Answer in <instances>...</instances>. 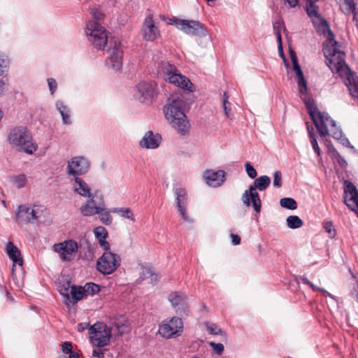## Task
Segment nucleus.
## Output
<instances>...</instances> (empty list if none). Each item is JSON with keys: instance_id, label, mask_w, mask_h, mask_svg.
<instances>
[{"instance_id": "nucleus-20", "label": "nucleus", "mask_w": 358, "mask_h": 358, "mask_svg": "<svg viewBox=\"0 0 358 358\" xmlns=\"http://www.w3.org/2000/svg\"><path fill=\"white\" fill-rule=\"evenodd\" d=\"M290 58L293 64V70L296 76L299 92L301 94H305L307 92V83L304 78L303 71L298 64L296 55L293 50H290Z\"/></svg>"}, {"instance_id": "nucleus-3", "label": "nucleus", "mask_w": 358, "mask_h": 358, "mask_svg": "<svg viewBox=\"0 0 358 358\" xmlns=\"http://www.w3.org/2000/svg\"><path fill=\"white\" fill-rule=\"evenodd\" d=\"M185 106L182 96H171L169 98V103L164 108L166 118L180 135L187 134L190 128L184 113Z\"/></svg>"}, {"instance_id": "nucleus-57", "label": "nucleus", "mask_w": 358, "mask_h": 358, "mask_svg": "<svg viewBox=\"0 0 358 358\" xmlns=\"http://www.w3.org/2000/svg\"><path fill=\"white\" fill-rule=\"evenodd\" d=\"M280 43H278V48L280 52V56L285 60V58L284 57L283 51H282V43L281 42V48H280Z\"/></svg>"}, {"instance_id": "nucleus-52", "label": "nucleus", "mask_w": 358, "mask_h": 358, "mask_svg": "<svg viewBox=\"0 0 358 358\" xmlns=\"http://www.w3.org/2000/svg\"><path fill=\"white\" fill-rule=\"evenodd\" d=\"M99 243L100 245L106 250L110 251V244L108 241H106V238H101L99 240Z\"/></svg>"}, {"instance_id": "nucleus-50", "label": "nucleus", "mask_w": 358, "mask_h": 358, "mask_svg": "<svg viewBox=\"0 0 358 358\" xmlns=\"http://www.w3.org/2000/svg\"><path fill=\"white\" fill-rule=\"evenodd\" d=\"M142 275H143V279H145V278H148V277H152L154 274L152 273V270L149 267H147V266H142Z\"/></svg>"}, {"instance_id": "nucleus-34", "label": "nucleus", "mask_w": 358, "mask_h": 358, "mask_svg": "<svg viewBox=\"0 0 358 358\" xmlns=\"http://www.w3.org/2000/svg\"><path fill=\"white\" fill-rule=\"evenodd\" d=\"M280 206L289 210H295L297 208L296 201L292 198H282L280 201Z\"/></svg>"}, {"instance_id": "nucleus-12", "label": "nucleus", "mask_w": 358, "mask_h": 358, "mask_svg": "<svg viewBox=\"0 0 358 358\" xmlns=\"http://www.w3.org/2000/svg\"><path fill=\"white\" fill-rule=\"evenodd\" d=\"M157 84L154 81H141L136 86V98L141 102L151 103L156 95Z\"/></svg>"}, {"instance_id": "nucleus-35", "label": "nucleus", "mask_w": 358, "mask_h": 358, "mask_svg": "<svg viewBox=\"0 0 358 358\" xmlns=\"http://www.w3.org/2000/svg\"><path fill=\"white\" fill-rule=\"evenodd\" d=\"M300 280L303 284L308 285L313 291L321 292L322 293H323L324 294H325L327 296H331V294L330 293H329L325 289L320 288V287L315 285L314 284H313L306 277H304V276L300 277Z\"/></svg>"}, {"instance_id": "nucleus-61", "label": "nucleus", "mask_w": 358, "mask_h": 358, "mask_svg": "<svg viewBox=\"0 0 358 358\" xmlns=\"http://www.w3.org/2000/svg\"><path fill=\"white\" fill-rule=\"evenodd\" d=\"M206 1L208 2H210V1H215V0H206Z\"/></svg>"}, {"instance_id": "nucleus-43", "label": "nucleus", "mask_w": 358, "mask_h": 358, "mask_svg": "<svg viewBox=\"0 0 358 358\" xmlns=\"http://www.w3.org/2000/svg\"><path fill=\"white\" fill-rule=\"evenodd\" d=\"M323 228L329 234V236L331 238L334 237L336 235V229H334V226L333 223L330 221H324L322 224Z\"/></svg>"}, {"instance_id": "nucleus-63", "label": "nucleus", "mask_w": 358, "mask_h": 358, "mask_svg": "<svg viewBox=\"0 0 358 358\" xmlns=\"http://www.w3.org/2000/svg\"><path fill=\"white\" fill-rule=\"evenodd\" d=\"M63 358H66V357H63Z\"/></svg>"}, {"instance_id": "nucleus-16", "label": "nucleus", "mask_w": 358, "mask_h": 358, "mask_svg": "<svg viewBox=\"0 0 358 358\" xmlns=\"http://www.w3.org/2000/svg\"><path fill=\"white\" fill-rule=\"evenodd\" d=\"M141 32L143 39L148 41H154L160 37V31L153 20V15L151 13L145 17Z\"/></svg>"}, {"instance_id": "nucleus-48", "label": "nucleus", "mask_w": 358, "mask_h": 358, "mask_svg": "<svg viewBox=\"0 0 358 358\" xmlns=\"http://www.w3.org/2000/svg\"><path fill=\"white\" fill-rule=\"evenodd\" d=\"M48 84L50 91L51 94H54L57 88V83L54 78H48Z\"/></svg>"}, {"instance_id": "nucleus-18", "label": "nucleus", "mask_w": 358, "mask_h": 358, "mask_svg": "<svg viewBox=\"0 0 358 358\" xmlns=\"http://www.w3.org/2000/svg\"><path fill=\"white\" fill-rule=\"evenodd\" d=\"M69 283L66 282V285H64V288L60 290L61 294L63 295L64 298V301L67 306H70L71 303H76L78 301L83 298V295L85 294L83 291V287L72 286L70 290V294L72 296L71 300L69 296Z\"/></svg>"}, {"instance_id": "nucleus-4", "label": "nucleus", "mask_w": 358, "mask_h": 358, "mask_svg": "<svg viewBox=\"0 0 358 358\" xmlns=\"http://www.w3.org/2000/svg\"><path fill=\"white\" fill-rule=\"evenodd\" d=\"M305 103L320 135L322 137L331 135L335 139H341L342 131L336 127V122L329 114L320 111L313 101L310 99L306 100Z\"/></svg>"}, {"instance_id": "nucleus-42", "label": "nucleus", "mask_w": 358, "mask_h": 358, "mask_svg": "<svg viewBox=\"0 0 358 358\" xmlns=\"http://www.w3.org/2000/svg\"><path fill=\"white\" fill-rule=\"evenodd\" d=\"M205 326L206 327L207 330L210 334L213 335H220L222 334V331L221 329H220L216 324L210 323V322H206Z\"/></svg>"}, {"instance_id": "nucleus-24", "label": "nucleus", "mask_w": 358, "mask_h": 358, "mask_svg": "<svg viewBox=\"0 0 358 358\" xmlns=\"http://www.w3.org/2000/svg\"><path fill=\"white\" fill-rule=\"evenodd\" d=\"M6 252L8 257L13 261V268L17 265L22 266L23 264V259L20 250L12 242L9 241L6 245Z\"/></svg>"}, {"instance_id": "nucleus-31", "label": "nucleus", "mask_w": 358, "mask_h": 358, "mask_svg": "<svg viewBox=\"0 0 358 358\" xmlns=\"http://www.w3.org/2000/svg\"><path fill=\"white\" fill-rule=\"evenodd\" d=\"M287 225L290 229H298L303 226V220L296 215H290L287 217Z\"/></svg>"}, {"instance_id": "nucleus-8", "label": "nucleus", "mask_w": 358, "mask_h": 358, "mask_svg": "<svg viewBox=\"0 0 358 358\" xmlns=\"http://www.w3.org/2000/svg\"><path fill=\"white\" fill-rule=\"evenodd\" d=\"M43 213V207L31 205H20L15 210V221L19 225L34 223Z\"/></svg>"}, {"instance_id": "nucleus-53", "label": "nucleus", "mask_w": 358, "mask_h": 358, "mask_svg": "<svg viewBox=\"0 0 358 358\" xmlns=\"http://www.w3.org/2000/svg\"><path fill=\"white\" fill-rule=\"evenodd\" d=\"M6 76L4 75H0V94H2L5 90L6 85Z\"/></svg>"}, {"instance_id": "nucleus-11", "label": "nucleus", "mask_w": 358, "mask_h": 358, "mask_svg": "<svg viewBox=\"0 0 358 358\" xmlns=\"http://www.w3.org/2000/svg\"><path fill=\"white\" fill-rule=\"evenodd\" d=\"M176 27L188 35L205 36L207 31L205 26L197 20L177 19L174 21Z\"/></svg>"}, {"instance_id": "nucleus-58", "label": "nucleus", "mask_w": 358, "mask_h": 358, "mask_svg": "<svg viewBox=\"0 0 358 358\" xmlns=\"http://www.w3.org/2000/svg\"><path fill=\"white\" fill-rule=\"evenodd\" d=\"M69 355V357L66 358H79V354L78 352L72 351Z\"/></svg>"}, {"instance_id": "nucleus-21", "label": "nucleus", "mask_w": 358, "mask_h": 358, "mask_svg": "<svg viewBox=\"0 0 358 358\" xmlns=\"http://www.w3.org/2000/svg\"><path fill=\"white\" fill-rule=\"evenodd\" d=\"M176 196L177 208L182 218L187 222L191 221L190 218L186 214V207L187 204V194L183 188H176L175 190Z\"/></svg>"}, {"instance_id": "nucleus-40", "label": "nucleus", "mask_w": 358, "mask_h": 358, "mask_svg": "<svg viewBox=\"0 0 358 358\" xmlns=\"http://www.w3.org/2000/svg\"><path fill=\"white\" fill-rule=\"evenodd\" d=\"M13 182L17 188H22L27 183V177L24 174L15 176L13 178Z\"/></svg>"}, {"instance_id": "nucleus-27", "label": "nucleus", "mask_w": 358, "mask_h": 358, "mask_svg": "<svg viewBox=\"0 0 358 358\" xmlns=\"http://www.w3.org/2000/svg\"><path fill=\"white\" fill-rule=\"evenodd\" d=\"M100 210L101 202L97 206L92 207L91 201H86L80 208V213L85 217L93 216L97 214V213H100L101 211H99Z\"/></svg>"}, {"instance_id": "nucleus-17", "label": "nucleus", "mask_w": 358, "mask_h": 358, "mask_svg": "<svg viewBox=\"0 0 358 358\" xmlns=\"http://www.w3.org/2000/svg\"><path fill=\"white\" fill-rule=\"evenodd\" d=\"M344 192L345 203L358 215V192L356 187L350 182L345 181Z\"/></svg>"}, {"instance_id": "nucleus-25", "label": "nucleus", "mask_w": 358, "mask_h": 358, "mask_svg": "<svg viewBox=\"0 0 358 358\" xmlns=\"http://www.w3.org/2000/svg\"><path fill=\"white\" fill-rule=\"evenodd\" d=\"M74 181V192L82 196L91 198V188L89 185L79 177H76Z\"/></svg>"}, {"instance_id": "nucleus-59", "label": "nucleus", "mask_w": 358, "mask_h": 358, "mask_svg": "<svg viewBox=\"0 0 358 358\" xmlns=\"http://www.w3.org/2000/svg\"><path fill=\"white\" fill-rule=\"evenodd\" d=\"M90 199H88L87 201H92V207L93 206H97L98 205H96V203H95V201L94 199V196H91V198H89Z\"/></svg>"}, {"instance_id": "nucleus-46", "label": "nucleus", "mask_w": 358, "mask_h": 358, "mask_svg": "<svg viewBox=\"0 0 358 358\" xmlns=\"http://www.w3.org/2000/svg\"><path fill=\"white\" fill-rule=\"evenodd\" d=\"M72 343L69 341L63 343L61 345L62 351L65 354H69L72 352Z\"/></svg>"}, {"instance_id": "nucleus-45", "label": "nucleus", "mask_w": 358, "mask_h": 358, "mask_svg": "<svg viewBox=\"0 0 358 358\" xmlns=\"http://www.w3.org/2000/svg\"><path fill=\"white\" fill-rule=\"evenodd\" d=\"M245 171L247 172L248 176L250 178H255L257 176V173L255 169L251 165L250 162H246L245 164Z\"/></svg>"}, {"instance_id": "nucleus-14", "label": "nucleus", "mask_w": 358, "mask_h": 358, "mask_svg": "<svg viewBox=\"0 0 358 358\" xmlns=\"http://www.w3.org/2000/svg\"><path fill=\"white\" fill-rule=\"evenodd\" d=\"M168 300L176 313L187 315L189 313V303L187 296L180 292H173L169 294Z\"/></svg>"}, {"instance_id": "nucleus-56", "label": "nucleus", "mask_w": 358, "mask_h": 358, "mask_svg": "<svg viewBox=\"0 0 358 358\" xmlns=\"http://www.w3.org/2000/svg\"><path fill=\"white\" fill-rule=\"evenodd\" d=\"M290 7H295L298 4V0H286Z\"/></svg>"}, {"instance_id": "nucleus-1", "label": "nucleus", "mask_w": 358, "mask_h": 358, "mask_svg": "<svg viewBox=\"0 0 358 358\" xmlns=\"http://www.w3.org/2000/svg\"><path fill=\"white\" fill-rule=\"evenodd\" d=\"M319 0H306V10L311 22L320 34L324 35L327 41L323 44V52L327 64L332 72H336L345 79L350 94L358 99V80L345 62V52L341 45L334 39V35L329 24L319 13V7L315 4Z\"/></svg>"}, {"instance_id": "nucleus-28", "label": "nucleus", "mask_w": 358, "mask_h": 358, "mask_svg": "<svg viewBox=\"0 0 358 358\" xmlns=\"http://www.w3.org/2000/svg\"><path fill=\"white\" fill-rule=\"evenodd\" d=\"M99 211L101 212L97 213V214L99 215L100 221L105 225L111 224L113 222V217L110 215V213L112 212L111 210H108L106 208L103 201H101V210Z\"/></svg>"}, {"instance_id": "nucleus-51", "label": "nucleus", "mask_w": 358, "mask_h": 358, "mask_svg": "<svg viewBox=\"0 0 358 358\" xmlns=\"http://www.w3.org/2000/svg\"><path fill=\"white\" fill-rule=\"evenodd\" d=\"M230 238L231 239L232 245H237L241 243V237L238 235L234 234H231Z\"/></svg>"}, {"instance_id": "nucleus-37", "label": "nucleus", "mask_w": 358, "mask_h": 358, "mask_svg": "<svg viewBox=\"0 0 358 358\" xmlns=\"http://www.w3.org/2000/svg\"><path fill=\"white\" fill-rule=\"evenodd\" d=\"M345 3V8L343 10V12L346 15H350V13H355L356 10V6L358 4V0H344Z\"/></svg>"}, {"instance_id": "nucleus-6", "label": "nucleus", "mask_w": 358, "mask_h": 358, "mask_svg": "<svg viewBox=\"0 0 358 358\" xmlns=\"http://www.w3.org/2000/svg\"><path fill=\"white\" fill-rule=\"evenodd\" d=\"M270 183L271 179L267 176H262L256 178L254 184L250 185L248 189H246L243 194L242 201L243 204L247 207L252 204L255 211L257 213H260L262 202L256 189L264 191L269 186Z\"/></svg>"}, {"instance_id": "nucleus-47", "label": "nucleus", "mask_w": 358, "mask_h": 358, "mask_svg": "<svg viewBox=\"0 0 358 358\" xmlns=\"http://www.w3.org/2000/svg\"><path fill=\"white\" fill-rule=\"evenodd\" d=\"M210 345L213 347L214 351L216 352V353L218 355H221L224 351V345L222 343L210 342Z\"/></svg>"}, {"instance_id": "nucleus-30", "label": "nucleus", "mask_w": 358, "mask_h": 358, "mask_svg": "<svg viewBox=\"0 0 358 358\" xmlns=\"http://www.w3.org/2000/svg\"><path fill=\"white\" fill-rule=\"evenodd\" d=\"M111 212L134 222V215L129 208H113L111 209Z\"/></svg>"}, {"instance_id": "nucleus-49", "label": "nucleus", "mask_w": 358, "mask_h": 358, "mask_svg": "<svg viewBox=\"0 0 358 358\" xmlns=\"http://www.w3.org/2000/svg\"><path fill=\"white\" fill-rule=\"evenodd\" d=\"M104 353H105V350H103L98 347V348L93 350L91 358H103Z\"/></svg>"}, {"instance_id": "nucleus-10", "label": "nucleus", "mask_w": 358, "mask_h": 358, "mask_svg": "<svg viewBox=\"0 0 358 358\" xmlns=\"http://www.w3.org/2000/svg\"><path fill=\"white\" fill-rule=\"evenodd\" d=\"M121 257L110 251H106L96 262V269L103 275H110L120 266Z\"/></svg>"}, {"instance_id": "nucleus-33", "label": "nucleus", "mask_w": 358, "mask_h": 358, "mask_svg": "<svg viewBox=\"0 0 358 358\" xmlns=\"http://www.w3.org/2000/svg\"><path fill=\"white\" fill-rule=\"evenodd\" d=\"M308 136H309V138H310V143L313 146V148L314 150V151L316 152V154L317 155V156H320L321 155V151H320V147L318 145V143H317V139H316V136L313 132V129L311 128V129L308 127Z\"/></svg>"}, {"instance_id": "nucleus-54", "label": "nucleus", "mask_w": 358, "mask_h": 358, "mask_svg": "<svg viewBox=\"0 0 358 358\" xmlns=\"http://www.w3.org/2000/svg\"><path fill=\"white\" fill-rule=\"evenodd\" d=\"M334 156L338 160V162L341 164V165H346L347 164V162L346 161L339 155V153L338 152H336V150H334Z\"/></svg>"}, {"instance_id": "nucleus-5", "label": "nucleus", "mask_w": 358, "mask_h": 358, "mask_svg": "<svg viewBox=\"0 0 358 358\" xmlns=\"http://www.w3.org/2000/svg\"><path fill=\"white\" fill-rule=\"evenodd\" d=\"M7 141L12 148L27 154H33L38 149L31 133L27 127L17 126L11 129L7 137Z\"/></svg>"}, {"instance_id": "nucleus-38", "label": "nucleus", "mask_w": 358, "mask_h": 358, "mask_svg": "<svg viewBox=\"0 0 358 358\" xmlns=\"http://www.w3.org/2000/svg\"><path fill=\"white\" fill-rule=\"evenodd\" d=\"M100 290L99 286L93 282L86 283L83 287V291L86 294L93 295Z\"/></svg>"}, {"instance_id": "nucleus-22", "label": "nucleus", "mask_w": 358, "mask_h": 358, "mask_svg": "<svg viewBox=\"0 0 358 358\" xmlns=\"http://www.w3.org/2000/svg\"><path fill=\"white\" fill-rule=\"evenodd\" d=\"M170 83L189 92L194 91V86L189 79L182 76L178 71L166 78Z\"/></svg>"}, {"instance_id": "nucleus-62", "label": "nucleus", "mask_w": 358, "mask_h": 358, "mask_svg": "<svg viewBox=\"0 0 358 358\" xmlns=\"http://www.w3.org/2000/svg\"><path fill=\"white\" fill-rule=\"evenodd\" d=\"M2 204H3L4 206H6V201H2Z\"/></svg>"}, {"instance_id": "nucleus-9", "label": "nucleus", "mask_w": 358, "mask_h": 358, "mask_svg": "<svg viewBox=\"0 0 358 358\" xmlns=\"http://www.w3.org/2000/svg\"><path fill=\"white\" fill-rule=\"evenodd\" d=\"M182 331L183 322L178 317H172L162 320L158 329L159 334L166 339L180 336Z\"/></svg>"}, {"instance_id": "nucleus-7", "label": "nucleus", "mask_w": 358, "mask_h": 358, "mask_svg": "<svg viewBox=\"0 0 358 358\" xmlns=\"http://www.w3.org/2000/svg\"><path fill=\"white\" fill-rule=\"evenodd\" d=\"M90 341L93 346L102 348L108 345L111 330L103 322H96L89 327Z\"/></svg>"}, {"instance_id": "nucleus-60", "label": "nucleus", "mask_w": 358, "mask_h": 358, "mask_svg": "<svg viewBox=\"0 0 358 358\" xmlns=\"http://www.w3.org/2000/svg\"><path fill=\"white\" fill-rule=\"evenodd\" d=\"M4 289V287L0 285V291H3Z\"/></svg>"}, {"instance_id": "nucleus-44", "label": "nucleus", "mask_w": 358, "mask_h": 358, "mask_svg": "<svg viewBox=\"0 0 358 358\" xmlns=\"http://www.w3.org/2000/svg\"><path fill=\"white\" fill-rule=\"evenodd\" d=\"M273 185L275 187L277 188L282 187V173L280 171H276L274 172Z\"/></svg>"}, {"instance_id": "nucleus-23", "label": "nucleus", "mask_w": 358, "mask_h": 358, "mask_svg": "<svg viewBox=\"0 0 358 358\" xmlns=\"http://www.w3.org/2000/svg\"><path fill=\"white\" fill-rule=\"evenodd\" d=\"M161 141L162 137L159 134H154L152 131H148L140 141L139 145L143 148L155 149L159 146Z\"/></svg>"}, {"instance_id": "nucleus-15", "label": "nucleus", "mask_w": 358, "mask_h": 358, "mask_svg": "<svg viewBox=\"0 0 358 358\" xmlns=\"http://www.w3.org/2000/svg\"><path fill=\"white\" fill-rule=\"evenodd\" d=\"M53 248L55 252L59 253L61 259L69 262L76 253L78 245L76 241L69 240L55 244Z\"/></svg>"}, {"instance_id": "nucleus-2", "label": "nucleus", "mask_w": 358, "mask_h": 358, "mask_svg": "<svg viewBox=\"0 0 358 358\" xmlns=\"http://www.w3.org/2000/svg\"><path fill=\"white\" fill-rule=\"evenodd\" d=\"M90 13L94 20H90L85 27V34L88 41L94 48L98 50H108L109 55L106 60L108 68L115 71L120 69L122 64L123 52L120 43L108 41V33L106 29L99 24L104 15L99 8L90 9Z\"/></svg>"}, {"instance_id": "nucleus-36", "label": "nucleus", "mask_w": 358, "mask_h": 358, "mask_svg": "<svg viewBox=\"0 0 358 358\" xmlns=\"http://www.w3.org/2000/svg\"><path fill=\"white\" fill-rule=\"evenodd\" d=\"M229 96L226 92L223 94V108L224 110L225 116L227 118L233 119V115L231 113V103L228 101Z\"/></svg>"}, {"instance_id": "nucleus-32", "label": "nucleus", "mask_w": 358, "mask_h": 358, "mask_svg": "<svg viewBox=\"0 0 358 358\" xmlns=\"http://www.w3.org/2000/svg\"><path fill=\"white\" fill-rule=\"evenodd\" d=\"M273 27L277 41L280 43V46L281 47V29L283 28L285 30L284 22L281 19H278L273 22Z\"/></svg>"}, {"instance_id": "nucleus-13", "label": "nucleus", "mask_w": 358, "mask_h": 358, "mask_svg": "<svg viewBox=\"0 0 358 358\" xmlns=\"http://www.w3.org/2000/svg\"><path fill=\"white\" fill-rule=\"evenodd\" d=\"M89 168V161L85 157L78 156L73 157L68 162L66 172L68 175L76 178V177L86 173Z\"/></svg>"}, {"instance_id": "nucleus-55", "label": "nucleus", "mask_w": 358, "mask_h": 358, "mask_svg": "<svg viewBox=\"0 0 358 358\" xmlns=\"http://www.w3.org/2000/svg\"><path fill=\"white\" fill-rule=\"evenodd\" d=\"M90 326H89V324L88 323H86V322H84V323H80L78 324V327H77V329H78V331H83L84 330H85L86 329H89Z\"/></svg>"}, {"instance_id": "nucleus-41", "label": "nucleus", "mask_w": 358, "mask_h": 358, "mask_svg": "<svg viewBox=\"0 0 358 358\" xmlns=\"http://www.w3.org/2000/svg\"><path fill=\"white\" fill-rule=\"evenodd\" d=\"M94 234L98 240L101 238H106L108 236L107 230L102 226L95 227L94 229Z\"/></svg>"}, {"instance_id": "nucleus-26", "label": "nucleus", "mask_w": 358, "mask_h": 358, "mask_svg": "<svg viewBox=\"0 0 358 358\" xmlns=\"http://www.w3.org/2000/svg\"><path fill=\"white\" fill-rule=\"evenodd\" d=\"M178 71L177 68L169 62H162L158 66L157 72L166 80L167 77Z\"/></svg>"}, {"instance_id": "nucleus-29", "label": "nucleus", "mask_w": 358, "mask_h": 358, "mask_svg": "<svg viewBox=\"0 0 358 358\" xmlns=\"http://www.w3.org/2000/svg\"><path fill=\"white\" fill-rule=\"evenodd\" d=\"M56 107L62 117L64 124H70L71 122L70 120L69 108L65 105H64L62 101H59L56 103Z\"/></svg>"}, {"instance_id": "nucleus-19", "label": "nucleus", "mask_w": 358, "mask_h": 358, "mask_svg": "<svg viewBox=\"0 0 358 358\" xmlns=\"http://www.w3.org/2000/svg\"><path fill=\"white\" fill-rule=\"evenodd\" d=\"M225 172L222 170H206L203 173V178L206 183L213 187L221 186L225 181Z\"/></svg>"}, {"instance_id": "nucleus-39", "label": "nucleus", "mask_w": 358, "mask_h": 358, "mask_svg": "<svg viewBox=\"0 0 358 358\" xmlns=\"http://www.w3.org/2000/svg\"><path fill=\"white\" fill-rule=\"evenodd\" d=\"M8 63V57L5 54L0 52V75H4L7 71Z\"/></svg>"}]
</instances>
